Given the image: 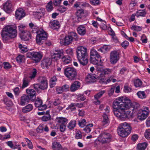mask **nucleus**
I'll list each match as a JSON object with an SVG mask.
<instances>
[{"mask_svg":"<svg viewBox=\"0 0 150 150\" xmlns=\"http://www.w3.org/2000/svg\"><path fill=\"white\" fill-rule=\"evenodd\" d=\"M42 100L40 98H37L35 102V106L38 108V110H45L47 106L45 105H42Z\"/></svg>","mask_w":150,"mask_h":150,"instance_id":"obj_11","label":"nucleus"},{"mask_svg":"<svg viewBox=\"0 0 150 150\" xmlns=\"http://www.w3.org/2000/svg\"><path fill=\"white\" fill-rule=\"evenodd\" d=\"M75 107V103H71L69 105L68 107L66 109H70L71 111H74L76 109Z\"/></svg>","mask_w":150,"mask_h":150,"instance_id":"obj_43","label":"nucleus"},{"mask_svg":"<svg viewBox=\"0 0 150 150\" xmlns=\"http://www.w3.org/2000/svg\"><path fill=\"white\" fill-rule=\"evenodd\" d=\"M57 80L56 76H53L51 78L50 81V86L51 88H53L55 86Z\"/></svg>","mask_w":150,"mask_h":150,"instance_id":"obj_31","label":"nucleus"},{"mask_svg":"<svg viewBox=\"0 0 150 150\" xmlns=\"http://www.w3.org/2000/svg\"><path fill=\"white\" fill-rule=\"evenodd\" d=\"M142 81L139 79L136 80L134 82V86L137 87L140 86L142 85Z\"/></svg>","mask_w":150,"mask_h":150,"instance_id":"obj_55","label":"nucleus"},{"mask_svg":"<svg viewBox=\"0 0 150 150\" xmlns=\"http://www.w3.org/2000/svg\"><path fill=\"white\" fill-rule=\"evenodd\" d=\"M25 14L22 8H19L16 10L15 16L16 19L20 20L25 16Z\"/></svg>","mask_w":150,"mask_h":150,"instance_id":"obj_13","label":"nucleus"},{"mask_svg":"<svg viewBox=\"0 0 150 150\" xmlns=\"http://www.w3.org/2000/svg\"><path fill=\"white\" fill-rule=\"evenodd\" d=\"M148 115L147 113L141 112L140 115L139 116V119L142 120H144L146 118Z\"/></svg>","mask_w":150,"mask_h":150,"instance_id":"obj_52","label":"nucleus"},{"mask_svg":"<svg viewBox=\"0 0 150 150\" xmlns=\"http://www.w3.org/2000/svg\"><path fill=\"white\" fill-rule=\"evenodd\" d=\"M98 140L102 144L108 143L111 141V136L109 133L103 132L99 135Z\"/></svg>","mask_w":150,"mask_h":150,"instance_id":"obj_7","label":"nucleus"},{"mask_svg":"<svg viewBox=\"0 0 150 150\" xmlns=\"http://www.w3.org/2000/svg\"><path fill=\"white\" fill-rule=\"evenodd\" d=\"M76 51V57L80 64L83 66L86 65L88 62L87 48L83 46H79Z\"/></svg>","mask_w":150,"mask_h":150,"instance_id":"obj_2","label":"nucleus"},{"mask_svg":"<svg viewBox=\"0 0 150 150\" xmlns=\"http://www.w3.org/2000/svg\"><path fill=\"white\" fill-rule=\"evenodd\" d=\"M117 130H131L132 128L129 124L126 122H124L120 124Z\"/></svg>","mask_w":150,"mask_h":150,"instance_id":"obj_19","label":"nucleus"},{"mask_svg":"<svg viewBox=\"0 0 150 150\" xmlns=\"http://www.w3.org/2000/svg\"><path fill=\"white\" fill-rule=\"evenodd\" d=\"M86 124V120L84 119L81 120L79 121L78 124L81 127H83Z\"/></svg>","mask_w":150,"mask_h":150,"instance_id":"obj_47","label":"nucleus"},{"mask_svg":"<svg viewBox=\"0 0 150 150\" xmlns=\"http://www.w3.org/2000/svg\"><path fill=\"white\" fill-rule=\"evenodd\" d=\"M131 29L137 31H140L142 30V28L139 26L133 25L131 27Z\"/></svg>","mask_w":150,"mask_h":150,"instance_id":"obj_48","label":"nucleus"},{"mask_svg":"<svg viewBox=\"0 0 150 150\" xmlns=\"http://www.w3.org/2000/svg\"><path fill=\"white\" fill-rule=\"evenodd\" d=\"M20 36L21 39L24 41H28L31 39L30 33L28 31L20 33Z\"/></svg>","mask_w":150,"mask_h":150,"instance_id":"obj_14","label":"nucleus"},{"mask_svg":"<svg viewBox=\"0 0 150 150\" xmlns=\"http://www.w3.org/2000/svg\"><path fill=\"white\" fill-rule=\"evenodd\" d=\"M147 144L145 142L138 144L137 146L138 150H144L147 147Z\"/></svg>","mask_w":150,"mask_h":150,"instance_id":"obj_33","label":"nucleus"},{"mask_svg":"<svg viewBox=\"0 0 150 150\" xmlns=\"http://www.w3.org/2000/svg\"><path fill=\"white\" fill-rule=\"evenodd\" d=\"M117 132L119 136L125 137L128 136L130 133L131 130H117Z\"/></svg>","mask_w":150,"mask_h":150,"instance_id":"obj_23","label":"nucleus"},{"mask_svg":"<svg viewBox=\"0 0 150 150\" xmlns=\"http://www.w3.org/2000/svg\"><path fill=\"white\" fill-rule=\"evenodd\" d=\"M38 80L39 83H47V78L44 76H41L39 77Z\"/></svg>","mask_w":150,"mask_h":150,"instance_id":"obj_56","label":"nucleus"},{"mask_svg":"<svg viewBox=\"0 0 150 150\" xmlns=\"http://www.w3.org/2000/svg\"><path fill=\"white\" fill-rule=\"evenodd\" d=\"M49 113H47L42 117L41 120L43 121L46 122L51 119V116Z\"/></svg>","mask_w":150,"mask_h":150,"instance_id":"obj_36","label":"nucleus"},{"mask_svg":"<svg viewBox=\"0 0 150 150\" xmlns=\"http://www.w3.org/2000/svg\"><path fill=\"white\" fill-rule=\"evenodd\" d=\"M81 83L78 81H76L71 84L70 88L71 92H74L79 88Z\"/></svg>","mask_w":150,"mask_h":150,"instance_id":"obj_20","label":"nucleus"},{"mask_svg":"<svg viewBox=\"0 0 150 150\" xmlns=\"http://www.w3.org/2000/svg\"><path fill=\"white\" fill-rule=\"evenodd\" d=\"M25 59L24 56L19 55L16 58V60L18 63H21L24 61Z\"/></svg>","mask_w":150,"mask_h":150,"instance_id":"obj_54","label":"nucleus"},{"mask_svg":"<svg viewBox=\"0 0 150 150\" xmlns=\"http://www.w3.org/2000/svg\"><path fill=\"white\" fill-rule=\"evenodd\" d=\"M51 60L49 58H46L44 59L41 61V66L43 69L48 68L51 64Z\"/></svg>","mask_w":150,"mask_h":150,"instance_id":"obj_18","label":"nucleus"},{"mask_svg":"<svg viewBox=\"0 0 150 150\" xmlns=\"http://www.w3.org/2000/svg\"><path fill=\"white\" fill-rule=\"evenodd\" d=\"M18 47L21 50V52L22 53H24L26 52L28 50V48L26 47L23 46L21 44H19Z\"/></svg>","mask_w":150,"mask_h":150,"instance_id":"obj_41","label":"nucleus"},{"mask_svg":"<svg viewBox=\"0 0 150 150\" xmlns=\"http://www.w3.org/2000/svg\"><path fill=\"white\" fill-rule=\"evenodd\" d=\"M64 55V51L63 50H55L52 55V58L54 61H57L61 58Z\"/></svg>","mask_w":150,"mask_h":150,"instance_id":"obj_10","label":"nucleus"},{"mask_svg":"<svg viewBox=\"0 0 150 150\" xmlns=\"http://www.w3.org/2000/svg\"><path fill=\"white\" fill-rule=\"evenodd\" d=\"M90 61L92 64L96 65L97 67H102L103 66L100 58H98L96 57H90Z\"/></svg>","mask_w":150,"mask_h":150,"instance_id":"obj_15","label":"nucleus"},{"mask_svg":"<svg viewBox=\"0 0 150 150\" xmlns=\"http://www.w3.org/2000/svg\"><path fill=\"white\" fill-rule=\"evenodd\" d=\"M61 101L58 98L55 100L53 103V105L55 106H58L60 104Z\"/></svg>","mask_w":150,"mask_h":150,"instance_id":"obj_62","label":"nucleus"},{"mask_svg":"<svg viewBox=\"0 0 150 150\" xmlns=\"http://www.w3.org/2000/svg\"><path fill=\"white\" fill-rule=\"evenodd\" d=\"M49 26L50 28L53 29H58L60 27L59 22L56 20L51 21L49 23Z\"/></svg>","mask_w":150,"mask_h":150,"instance_id":"obj_22","label":"nucleus"},{"mask_svg":"<svg viewBox=\"0 0 150 150\" xmlns=\"http://www.w3.org/2000/svg\"><path fill=\"white\" fill-rule=\"evenodd\" d=\"M4 67L6 69H10L11 66L8 62H4L3 63Z\"/></svg>","mask_w":150,"mask_h":150,"instance_id":"obj_60","label":"nucleus"},{"mask_svg":"<svg viewBox=\"0 0 150 150\" xmlns=\"http://www.w3.org/2000/svg\"><path fill=\"white\" fill-rule=\"evenodd\" d=\"M76 16L79 21H80L82 18L87 16L88 15L87 11L83 9L78 10L76 13Z\"/></svg>","mask_w":150,"mask_h":150,"instance_id":"obj_12","label":"nucleus"},{"mask_svg":"<svg viewBox=\"0 0 150 150\" xmlns=\"http://www.w3.org/2000/svg\"><path fill=\"white\" fill-rule=\"evenodd\" d=\"M26 92L27 94V96H28L30 99L35 98L36 96V92L33 89H27L26 90Z\"/></svg>","mask_w":150,"mask_h":150,"instance_id":"obj_21","label":"nucleus"},{"mask_svg":"<svg viewBox=\"0 0 150 150\" xmlns=\"http://www.w3.org/2000/svg\"><path fill=\"white\" fill-rule=\"evenodd\" d=\"M30 98L27 95H24L21 98L20 104L24 105L28 103L30 100Z\"/></svg>","mask_w":150,"mask_h":150,"instance_id":"obj_25","label":"nucleus"},{"mask_svg":"<svg viewBox=\"0 0 150 150\" xmlns=\"http://www.w3.org/2000/svg\"><path fill=\"white\" fill-rule=\"evenodd\" d=\"M141 110H142V112L148 114H149V111L148 108L147 107L144 106L142 108Z\"/></svg>","mask_w":150,"mask_h":150,"instance_id":"obj_59","label":"nucleus"},{"mask_svg":"<svg viewBox=\"0 0 150 150\" xmlns=\"http://www.w3.org/2000/svg\"><path fill=\"white\" fill-rule=\"evenodd\" d=\"M78 33L81 35H84L86 32V29L84 25H80L77 29Z\"/></svg>","mask_w":150,"mask_h":150,"instance_id":"obj_24","label":"nucleus"},{"mask_svg":"<svg viewBox=\"0 0 150 150\" xmlns=\"http://www.w3.org/2000/svg\"><path fill=\"white\" fill-rule=\"evenodd\" d=\"M120 58L119 52L116 50L111 51L110 54V61L112 64H116Z\"/></svg>","mask_w":150,"mask_h":150,"instance_id":"obj_9","label":"nucleus"},{"mask_svg":"<svg viewBox=\"0 0 150 150\" xmlns=\"http://www.w3.org/2000/svg\"><path fill=\"white\" fill-rule=\"evenodd\" d=\"M4 8L5 11L7 13H10L12 11L13 6L10 1H7L4 6Z\"/></svg>","mask_w":150,"mask_h":150,"instance_id":"obj_17","label":"nucleus"},{"mask_svg":"<svg viewBox=\"0 0 150 150\" xmlns=\"http://www.w3.org/2000/svg\"><path fill=\"white\" fill-rule=\"evenodd\" d=\"M103 124L105 125L108 123L109 120L108 115H107L106 114L104 113L103 115Z\"/></svg>","mask_w":150,"mask_h":150,"instance_id":"obj_44","label":"nucleus"},{"mask_svg":"<svg viewBox=\"0 0 150 150\" xmlns=\"http://www.w3.org/2000/svg\"><path fill=\"white\" fill-rule=\"evenodd\" d=\"M64 74L69 80H75L76 78L77 73L76 70L73 67H69L65 69Z\"/></svg>","mask_w":150,"mask_h":150,"instance_id":"obj_4","label":"nucleus"},{"mask_svg":"<svg viewBox=\"0 0 150 150\" xmlns=\"http://www.w3.org/2000/svg\"><path fill=\"white\" fill-rule=\"evenodd\" d=\"M25 140L27 143V145L28 148L30 149H32L33 147V146L30 140L28 139L27 138H25Z\"/></svg>","mask_w":150,"mask_h":150,"instance_id":"obj_53","label":"nucleus"},{"mask_svg":"<svg viewBox=\"0 0 150 150\" xmlns=\"http://www.w3.org/2000/svg\"><path fill=\"white\" fill-rule=\"evenodd\" d=\"M52 147L53 150H63L61 144L56 142L52 143Z\"/></svg>","mask_w":150,"mask_h":150,"instance_id":"obj_26","label":"nucleus"},{"mask_svg":"<svg viewBox=\"0 0 150 150\" xmlns=\"http://www.w3.org/2000/svg\"><path fill=\"white\" fill-rule=\"evenodd\" d=\"M137 95L139 98L141 99L145 98L146 97L144 91H139L137 93Z\"/></svg>","mask_w":150,"mask_h":150,"instance_id":"obj_39","label":"nucleus"},{"mask_svg":"<svg viewBox=\"0 0 150 150\" xmlns=\"http://www.w3.org/2000/svg\"><path fill=\"white\" fill-rule=\"evenodd\" d=\"M98 77V76H96V74H88L86 76V81L87 83H93L96 82Z\"/></svg>","mask_w":150,"mask_h":150,"instance_id":"obj_16","label":"nucleus"},{"mask_svg":"<svg viewBox=\"0 0 150 150\" xmlns=\"http://www.w3.org/2000/svg\"><path fill=\"white\" fill-rule=\"evenodd\" d=\"M112 69L109 68H106L103 69V72L104 74L105 75L110 74L112 73Z\"/></svg>","mask_w":150,"mask_h":150,"instance_id":"obj_49","label":"nucleus"},{"mask_svg":"<svg viewBox=\"0 0 150 150\" xmlns=\"http://www.w3.org/2000/svg\"><path fill=\"white\" fill-rule=\"evenodd\" d=\"M40 89L44 90L47 89L48 87L47 83H40Z\"/></svg>","mask_w":150,"mask_h":150,"instance_id":"obj_42","label":"nucleus"},{"mask_svg":"<svg viewBox=\"0 0 150 150\" xmlns=\"http://www.w3.org/2000/svg\"><path fill=\"white\" fill-rule=\"evenodd\" d=\"M33 108V106L31 104H29L23 108L22 111L23 113H26L31 111Z\"/></svg>","mask_w":150,"mask_h":150,"instance_id":"obj_27","label":"nucleus"},{"mask_svg":"<svg viewBox=\"0 0 150 150\" xmlns=\"http://www.w3.org/2000/svg\"><path fill=\"white\" fill-rule=\"evenodd\" d=\"M144 135L145 138L147 139H150V129H147L146 130Z\"/></svg>","mask_w":150,"mask_h":150,"instance_id":"obj_51","label":"nucleus"},{"mask_svg":"<svg viewBox=\"0 0 150 150\" xmlns=\"http://www.w3.org/2000/svg\"><path fill=\"white\" fill-rule=\"evenodd\" d=\"M45 12V11L44 8H41L38 10L37 11H35L34 13L35 15L41 17L44 15Z\"/></svg>","mask_w":150,"mask_h":150,"instance_id":"obj_29","label":"nucleus"},{"mask_svg":"<svg viewBox=\"0 0 150 150\" xmlns=\"http://www.w3.org/2000/svg\"><path fill=\"white\" fill-rule=\"evenodd\" d=\"M76 125V121L74 120H72L69 123L68 125V128L70 130L73 129Z\"/></svg>","mask_w":150,"mask_h":150,"instance_id":"obj_34","label":"nucleus"},{"mask_svg":"<svg viewBox=\"0 0 150 150\" xmlns=\"http://www.w3.org/2000/svg\"><path fill=\"white\" fill-rule=\"evenodd\" d=\"M27 57L32 59L35 63H37L40 61L42 57V55L40 52H30L27 53Z\"/></svg>","mask_w":150,"mask_h":150,"instance_id":"obj_8","label":"nucleus"},{"mask_svg":"<svg viewBox=\"0 0 150 150\" xmlns=\"http://www.w3.org/2000/svg\"><path fill=\"white\" fill-rule=\"evenodd\" d=\"M37 73V70L34 69L32 71L31 74L30 75L29 77L31 79H33L36 75Z\"/></svg>","mask_w":150,"mask_h":150,"instance_id":"obj_45","label":"nucleus"},{"mask_svg":"<svg viewBox=\"0 0 150 150\" xmlns=\"http://www.w3.org/2000/svg\"><path fill=\"white\" fill-rule=\"evenodd\" d=\"M93 126L92 123L90 124L87 125L86 127L83 129V130L87 133H89L91 131V128Z\"/></svg>","mask_w":150,"mask_h":150,"instance_id":"obj_37","label":"nucleus"},{"mask_svg":"<svg viewBox=\"0 0 150 150\" xmlns=\"http://www.w3.org/2000/svg\"><path fill=\"white\" fill-rule=\"evenodd\" d=\"M66 53L69 55H72L73 53V49L71 48H68L66 50Z\"/></svg>","mask_w":150,"mask_h":150,"instance_id":"obj_64","label":"nucleus"},{"mask_svg":"<svg viewBox=\"0 0 150 150\" xmlns=\"http://www.w3.org/2000/svg\"><path fill=\"white\" fill-rule=\"evenodd\" d=\"M97 74L96 76H98V79H100V78H103L105 77V74L103 72V70L101 71H98Z\"/></svg>","mask_w":150,"mask_h":150,"instance_id":"obj_58","label":"nucleus"},{"mask_svg":"<svg viewBox=\"0 0 150 150\" xmlns=\"http://www.w3.org/2000/svg\"><path fill=\"white\" fill-rule=\"evenodd\" d=\"M46 8L47 11L48 12H50L53 10V7L52 6V1H50L48 3L46 6Z\"/></svg>","mask_w":150,"mask_h":150,"instance_id":"obj_38","label":"nucleus"},{"mask_svg":"<svg viewBox=\"0 0 150 150\" xmlns=\"http://www.w3.org/2000/svg\"><path fill=\"white\" fill-rule=\"evenodd\" d=\"M82 135L81 132L80 131H77L76 133L75 138L76 139H81Z\"/></svg>","mask_w":150,"mask_h":150,"instance_id":"obj_61","label":"nucleus"},{"mask_svg":"<svg viewBox=\"0 0 150 150\" xmlns=\"http://www.w3.org/2000/svg\"><path fill=\"white\" fill-rule=\"evenodd\" d=\"M146 11L145 9L139 10L137 11V17L138 18L139 17H145L146 14Z\"/></svg>","mask_w":150,"mask_h":150,"instance_id":"obj_28","label":"nucleus"},{"mask_svg":"<svg viewBox=\"0 0 150 150\" xmlns=\"http://www.w3.org/2000/svg\"><path fill=\"white\" fill-rule=\"evenodd\" d=\"M73 40L77 41L79 40V38L77 34L74 32H70L69 35L65 37L64 45H67L70 44Z\"/></svg>","mask_w":150,"mask_h":150,"instance_id":"obj_6","label":"nucleus"},{"mask_svg":"<svg viewBox=\"0 0 150 150\" xmlns=\"http://www.w3.org/2000/svg\"><path fill=\"white\" fill-rule=\"evenodd\" d=\"M19 29L20 31V33H23L27 31L25 30L26 27L25 25H21L18 26Z\"/></svg>","mask_w":150,"mask_h":150,"instance_id":"obj_50","label":"nucleus"},{"mask_svg":"<svg viewBox=\"0 0 150 150\" xmlns=\"http://www.w3.org/2000/svg\"><path fill=\"white\" fill-rule=\"evenodd\" d=\"M108 48L106 45H104L103 47L99 48L98 50L100 52L103 53H105L107 52Z\"/></svg>","mask_w":150,"mask_h":150,"instance_id":"obj_40","label":"nucleus"},{"mask_svg":"<svg viewBox=\"0 0 150 150\" xmlns=\"http://www.w3.org/2000/svg\"><path fill=\"white\" fill-rule=\"evenodd\" d=\"M36 33L37 34L36 38V43L39 45L42 44L47 38V33L42 29L37 30Z\"/></svg>","mask_w":150,"mask_h":150,"instance_id":"obj_5","label":"nucleus"},{"mask_svg":"<svg viewBox=\"0 0 150 150\" xmlns=\"http://www.w3.org/2000/svg\"><path fill=\"white\" fill-rule=\"evenodd\" d=\"M105 91H101L94 96V98L96 100H98L105 93Z\"/></svg>","mask_w":150,"mask_h":150,"instance_id":"obj_46","label":"nucleus"},{"mask_svg":"<svg viewBox=\"0 0 150 150\" xmlns=\"http://www.w3.org/2000/svg\"><path fill=\"white\" fill-rule=\"evenodd\" d=\"M62 61L65 64H67L70 63L71 61V57L69 56H64L62 58Z\"/></svg>","mask_w":150,"mask_h":150,"instance_id":"obj_32","label":"nucleus"},{"mask_svg":"<svg viewBox=\"0 0 150 150\" xmlns=\"http://www.w3.org/2000/svg\"><path fill=\"white\" fill-rule=\"evenodd\" d=\"M1 35L4 42L14 38L17 35L16 28L12 25L6 26L3 29Z\"/></svg>","mask_w":150,"mask_h":150,"instance_id":"obj_3","label":"nucleus"},{"mask_svg":"<svg viewBox=\"0 0 150 150\" xmlns=\"http://www.w3.org/2000/svg\"><path fill=\"white\" fill-rule=\"evenodd\" d=\"M128 71L127 69L125 67H123L121 69L120 71L119 74L122 75L125 74L126 72H127Z\"/></svg>","mask_w":150,"mask_h":150,"instance_id":"obj_63","label":"nucleus"},{"mask_svg":"<svg viewBox=\"0 0 150 150\" xmlns=\"http://www.w3.org/2000/svg\"><path fill=\"white\" fill-rule=\"evenodd\" d=\"M96 57L98 58H100V56L98 52L93 49H91L90 52V57Z\"/></svg>","mask_w":150,"mask_h":150,"instance_id":"obj_30","label":"nucleus"},{"mask_svg":"<svg viewBox=\"0 0 150 150\" xmlns=\"http://www.w3.org/2000/svg\"><path fill=\"white\" fill-rule=\"evenodd\" d=\"M56 120L58 123L62 124H64L68 121V120L66 118L62 117H57Z\"/></svg>","mask_w":150,"mask_h":150,"instance_id":"obj_35","label":"nucleus"},{"mask_svg":"<svg viewBox=\"0 0 150 150\" xmlns=\"http://www.w3.org/2000/svg\"><path fill=\"white\" fill-rule=\"evenodd\" d=\"M139 107L138 103L135 102L132 103L129 99L122 97L118 98L113 103L114 115L119 119L122 120H125L129 117V115L127 114L128 112H126L125 109L131 108L137 109Z\"/></svg>","mask_w":150,"mask_h":150,"instance_id":"obj_1","label":"nucleus"},{"mask_svg":"<svg viewBox=\"0 0 150 150\" xmlns=\"http://www.w3.org/2000/svg\"><path fill=\"white\" fill-rule=\"evenodd\" d=\"M28 85V82L25 78H24L23 80V83L22 86V88H25Z\"/></svg>","mask_w":150,"mask_h":150,"instance_id":"obj_57","label":"nucleus"}]
</instances>
